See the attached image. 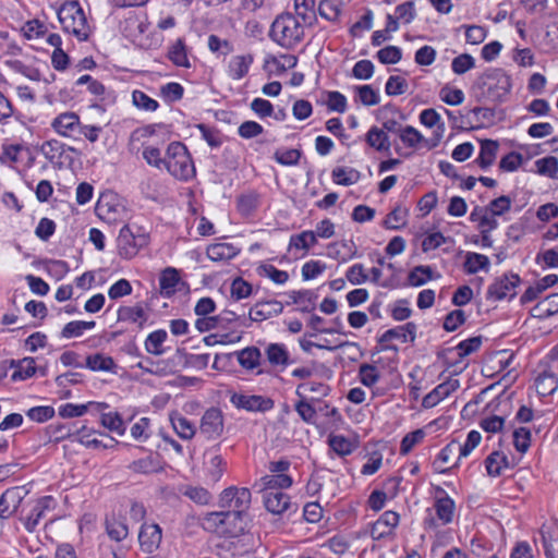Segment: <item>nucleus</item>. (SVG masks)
<instances>
[{"mask_svg": "<svg viewBox=\"0 0 558 558\" xmlns=\"http://www.w3.org/2000/svg\"><path fill=\"white\" fill-rule=\"evenodd\" d=\"M307 26L312 24H305L293 13L284 12L271 23L269 37L280 47L291 50L303 41Z\"/></svg>", "mask_w": 558, "mask_h": 558, "instance_id": "nucleus-1", "label": "nucleus"}, {"mask_svg": "<svg viewBox=\"0 0 558 558\" xmlns=\"http://www.w3.org/2000/svg\"><path fill=\"white\" fill-rule=\"evenodd\" d=\"M511 86L510 76L498 68L486 70L474 84V87L480 90V97L489 102L505 101Z\"/></svg>", "mask_w": 558, "mask_h": 558, "instance_id": "nucleus-2", "label": "nucleus"}, {"mask_svg": "<svg viewBox=\"0 0 558 558\" xmlns=\"http://www.w3.org/2000/svg\"><path fill=\"white\" fill-rule=\"evenodd\" d=\"M201 524L205 531L225 537H238L245 530V521L240 517V511L209 512L202 518Z\"/></svg>", "mask_w": 558, "mask_h": 558, "instance_id": "nucleus-3", "label": "nucleus"}, {"mask_svg": "<svg viewBox=\"0 0 558 558\" xmlns=\"http://www.w3.org/2000/svg\"><path fill=\"white\" fill-rule=\"evenodd\" d=\"M163 168L175 179L182 181H187L195 174V167L187 148L180 142L169 144Z\"/></svg>", "mask_w": 558, "mask_h": 558, "instance_id": "nucleus-4", "label": "nucleus"}, {"mask_svg": "<svg viewBox=\"0 0 558 558\" xmlns=\"http://www.w3.org/2000/svg\"><path fill=\"white\" fill-rule=\"evenodd\" d=\"M58 19L63 31L84 41L89 37V26L85 13L77 1L64 2L58 10Z\"/></svg>", "mask_w": 558, "mask_h": 558, "instance_id": "nucleus-5", "label": "nucleus"}, {"mask_svg": "<svg viewBox=\"0 0 558 558\" xmlns=\"http://www.w3.org/2000/svg\"><path fill=\"white\" fill-rule=\"evenodd\" d=\"M149 236L146 233L135 234L129 226H123L118 235V248L121 257L130 259L134 257L138 251L146 246Z\"/></svg>", "mask_w": 558, "mask_h": 558, "instance_id": "nucleus-6", "label": "nucleus"}, {"mask_svg": "<svg viewBox=\"0 0 558 558\" xmlns=\"http://www.w3.org/2000/svg\"><path fill=\"white\" fill-rule=\"evenodd\" d=\"M520 283V277L517 274H506L497 278L487 290V299L502 300L507 296L515 295V288Z\"/></svg>", "mask_w": 558, "mask_h": 558, "instance_id": "nucleus-7", "label": "nucleus"}, {"mask_svg": "<svg viewBox=\"0 0 558 558\" xmlns=\"http://www.w3.org/2000/svg\"><path fill=\"white\" fill-rule=\"evenodd\" d=\"M223 432V415L220 409L210 408L201 420L199 433L207 439H216Z\"/></svg>", "mask_w": 558, "mask_h": 558, "instance_id": "nucleus-8", "label": "nucleus"}, {"mask_svg": "<svg viewBox=\"0 0 558 558\" xmlns=\"http://www.w3.org/2000/svg\"><path fill=\"white\" fill-rule=\"evenodd\" d=\"M231 403L238 409H244L252 412H266L274 408V401L257 395L233 393Z\"/></svg>", "mask_w": 558, "mask_h": 558, "instance_id": "nucleus-9", "label": "nucleus"}, {"mask_svg": "<svg viewBox=\"0 0 558 558\" xmlns=\"http://www.w3.org/2000/svg\"><path fill=\"white\" fill-rule=\"evenodd\" d=\"M416 338V325L412 322L407 323L403 326H398L396 328L388 329L385 331L379 338L378 343L381 344V350H397L396 345H385V343L393 340L401 339L403 342L410 341L414 342Z\"/></svg>", "mask_w": 558, "mask_h": 558, "instance_id": "nucleus-10", "label": "nucleus"}, {"mask_svg": "<svg viewBox=\"0 0 558 558\" xmlns=\"http://www.w3.org/2000/svg\"><path fill=\"white\" fill-rule=\"evenodd\" d=\"M162 538L161 527L157 523H144L138 533V542L143 551H155Z\"/></svg>", "mask_w": 558, "mask_h": 558, "instance_id": "nucleus-11", "label": "nucleus"}, {"mask_svg": "<svg viewBox=\"0 0 558 558\" xmlns=\"http://www.w3.org/2000/svg\"><path fill=\"white\" fill-rule=\"evenodd\" d=\"M122 209L116 195L111 193L101 194L95 207L98 217L108 222L118 220Z\"/></svg>", "mask_w": 558, "mask_h": 558, "instance_id": "nucleus-12", "label": "nucleus"}, {"mask_svg": "<svg viewBox=\"0 0 558 558\" xmlns=\"http://www.w3.org/2000/svg\"><path fill=\"white\" fill-rule=\"evenodd\" d=\"M283 311V305L276 300L258 302L250 310L248 316L252 322H263L277 316Z\"/></svg>", "mask_w": 558, "mask_h": 558, "instance_id": "nucleus-13", "label": "nucleus"}, {"mask_svg": "<svg viewBox=\"0 0 558 558\" xmlns=\"http://www.w3.org/2000/svg\"><path fill=\"white\" fill-rule=\"evenodd\" d=\"M264 506L272 514H282L290 507V497L281 490L263 493Z\"/></svg>", "mask_w": 558, "mask_h": 558, "instance_id": "nucleus-14", "label": "nucleus"}, {"mask_svg": "<svg viewBox=\"0 0 558 558\" xmlns=\"http://www.w3.org/2000/svg\"><path fill=\"white\" fill-rule=\"evenodd\" d=\"M459 388V381L457 379L442 383L435 387L429 393H427L422 401V405L425 409H430L437 405L441 400L447 398L452 391Z\"/></svg>", "mask_w": 558, "mask_h": 558, "instance_id": "nucleus-15", "label": "nucleus"}, {"mask_svg": "<svg viewBox=\"0 0 558 558\" xmlns=\"http://www.w3.org/2000/svg\"><path fill=\"white\" fill-rule=\"evenodd\" d=\"M292 478L287 474H269L259 478L255 484L254 488L260 493H267V490H280L282 488H289L292 485Z\"/></svg>", "mask_w": 558, "mask_h": 558, "instance_id": "nucleus-16", "label": "nucleus"}, {"mask_svg": "<svg viewBox=\"0 0 558 558\" xmlns=\"http://www.w3.org/2000/svg\"><path fill=\"white\" fill-rule=\"evenodd\" d=\"M253 62L254 58L251 53L232 57L228 64L229 76L234 81L242 80L248 73Z\"/></svg>", "mask_w": 558, "mask_h": 558, "instance_id": "nucleus-17", "label": "nucleus"}, {"mask_svg": "<svg viewBox=\"0 0 558 558\" xmlns=\"http://www.w3.org/2000/svg\"><path fill=\"white\" fill-rule=\"evenodd\" d=\"M80 118L74 112H64L59 114L52 121V128L62 136H71L74 131L78 130Z\"/></svg>", "mask_w": 558, "mask_h": 558, "instance_id": "nucleus-18", "label": "nucleus"}, {"mask_svg": "<svg viewBox=\"0 0 558 558\" xmlns=\"http://www.w3.org/2000/svg\"><path fill=\"white\" fill-rule=\"evenodd\" d=\"M240 253V248L231 243L210 244L206 254L213 262H229Z\"/></svg>", "mask_w": 558, "mask_h": 558, "instance_id": "nucleus-19", "label": "nucleus"}, {"mask_svg": "<svg viewBox=\"0 0 558 558\" xmlns=\"http://www.w3.org/2000/svg\"><path fill=\"white\" fill-rule=\"evenodd\" d=\"M179 270L173 267L165 268L159 277L160 294L166 298L172 296L180 283Z\"/></svg>", "mask_w": 558, "mask_h": 558, "instance_id": "nucleus-20", "label": "nucleus"}, {"mask_svg": "<svg viewBox=\"0 0 558 558\" xmlns=\"http://www.w3.org/2000/svg\"><path fill=\"white\" fill-rule=\"evenodd\" d=\"M148 315L142 304L137 303L133 306H121L118 311L119 322H129L137 324L140 328L147 322Z\"/></svg>", "mask_w": 558, "mask_h": 558, "instance_id": "nucleus-21", "label": "nucleus"}, {"mask_svg": "<svg viewBox=\"0 0 558 558\" xmlns=\"http://www.w3.org/2000/svg\"><path fill=\"white\" fill-rule=\"evenodd\" d=\"M53 499L51 496H46L39 499L31 513L25 519V527L27 531L32 532L35 530L40 519L45 515V511L51 508V504Z\"/></svg>", "mask_w": 558, "mask_h": 558, "instance_id": "nucleus-22", "label": "nucleus"}, {"mask_svg": "<svg viewBox=\"0 0 558 558\" xmlns=\"http://www.w3.org/2000/svg\"><path fill=\"white\" fill-rule=\"evenodd\" d=\"M268 362L275 367H286L289 365V352L282 343H270L265 350Z\"/></svg>", "mask_w": 558, "mask_h": 558, "instance_id": "nucleus-23", "label": "nucleus"}, {"mask_svg": "<svg viewBox=\"0 0 558 558\" xmlns=\"http://www.w3.org/2000/svg\"><path fill=\"white\" fill-rule=\"evenodd\" d=\"M367 145L377 151H388L390 142L387 133L378 126H372L365 135Z\"/></svg>", "mask_w": 558, "mask_h": 558, "instance_id": "nucleus-24", "label": "nucleus"}, {"mask_svg": "<svg viewBox=\"0 0 558 558\" xmlns=\"http://www.w3.org/2000/svg\"><path fill=\"white\" fill-rule=\"evenodd\" d=\"M206 459L207 461L205 464L208 475L214 482H218L227 468V462L219 453L215 451L207 452Z\"/></svg>", "mask_w": 558, "mask_h": 558, "instance_id": "nucleus-25", "label": "nucleus"}, {"mask_svg": "<svg viewBox=\"0 0 558 558\" xmlns=\"http://www.w3.org/2000/svg\"><path fill=\"white\" fill-rule=\"evenodd\" d=\"M497 150H498V143L496 141L484 140L481 143L480 156L477 157V159L475 161L478 163V166L482 169H487L488 167H490L494 163V161L496 159Z\"/></svg>", "mask_w": 558, "mask_h": 558, "instance_id": "nucleus-26", "label": "nucleus"}, {"mask_svg": "<svg viewBox=\"0 0 558 558\" xmlns=\"http://www.w3.org/2000/svg\"><path fill=\"white\" fill-rule=\"evenodd\" d=\"M435 511L437 519L442 525L449 524L453 519L454 502L448 496L437 498L435 501Z\"/></svg>", "mask_w": 558, "mask_h": 558, "instance_id": "nucleus-27", "label": "nucleus"}, {"mask_svg": "<svg viewBox=\"0 0 558 558\" xmlns=\"http://www.w3.org/2000/svg\"><path fill=\"white\" fill-rule=\"evenodd\" d=\"M558 313V293H553L533 307V315L539 318L550 317Z\"/></svg>", "mask_w": 558, "mask_h": 558, "instance_id": "nucleus-28", "label": "nucleus"}, {"mask_svg": "<svg viewBox=\"0 0 558 558\" xmlns=\"http://www.w3.org/2000/svg\"><path fill=\"white\" fill-rule=\"evenodd\" d=\"M295 16L305 24H314L316 21L315 0H294Z\"/></svg>", "mask_w": 558, "mask_h": 558, "instance_id": "nucleus-29", "label": "nucleus"}, {"mask_svg": "<svg viewBox=\"0 0 558 558\" xmlns=\"http://www.w3.org/2000/svg\"><path fill=\"white\" fill-rule=\"evenodd\" d=\"M535 384L539 395L549 396L557 390L558 378L553 372L544 371L537 376Z\"/></svg>", "mask_w": 558, "mask_h": 558, "instance_id": "nucleus-30", "label": "nucleus"}, {"mask_svg": "<svg viewBox=\"0 0 558 558\" xmlns=\"http://www.w3.org/2000/svg\"><path fill=\"white\" fill-rule=\"evenodd\" d=\"M292 304H299L300 310L304 313H310L315 308L316 294L310 290L292 291L289 293Z\"/></svg>", "mask_w": 558, "mask_h": 558, "instance_id": "nucleus-31", "label": "nucleus"}, {"mask_svg": "<svg viewBox=\"0 0 558 558\" xmlns=\"http://www.w3.org/2000/svg\"><path fill=\"white\" fill-rule=\"evenodd\" d=\"M541 535L546 557L558 558V527L543 529Z\"/></svg>", "mask_w": 558, "mask_h": 558, "instance_id": "nucleus-32", "label": "nucleus"}, {"mask_svg": "<svg viewBox=\"0 0 558 558\" xmlns=\"http://www.w3.org/2000/svg\"><path fill=\"white\" fill-rule=\"evenodd\" d=\"M86 367L94 372H112L116 368V363L111 356H106L101 353L88 355L86 357Z\"/></svg>", "mask_w": 558, "mask_h": 558, "instance_id": "nucleus-33", "label": "nucleus"}, {"mask_svg": "<svg viewBox=\"0 0 558 558\" xmlns=\"http://www.w3.org/2000/svg\"><path fill=\"white\" fill-rule=\"evenodd\" d=\"M238 210L242 216L252 215L259 205V195L254 191L243 193L236 201Z\"/></svg>", "mask_w": 558, "mask_h": 558, "instance_id": "nucleus-34", "label": "nucleus"}, {"mask_svg": "<svg viewBox=\"0 0 558 558\" xmlns=\"http://www.w3.org/2000/svg\"><path fill=\"white\" fill-rule=\"evenodd\" d=\"M332 180L336 184L349 186L360 180V172L353 168L337 167L331 172Z\"/></svg>", "mask_w": 558, "mask_h": 558, "instance_id": "nucleus-35", "label": "nucleus"}, {"mask_svg": "<svg viewBox=\"0 0 558 558\" xmlns=\"http://www.w3.org/2000/svg\"><path fill=\"white\" fill-rule=\"evenodd\" d=\"M179 493L198 505H207L211 499L210 493L201 486L182 485Z\"/></svg>", "mask_w": 558, "mask_h": 558, "instance_id": "nucleus-36", "label": "nucleus"}, {"mask_svg": "<svg viewBox=\"0 0 558 558\" xmlns=\"http://www.w3.org/2000/svg\"><path fill=\"white\" fill-rule=\"evenodd\" d=\"M262 353L256 347H247L238 352V362L243 368L254 369L259 365Z\"/></svg>", "mask_w": 558, "mask_h": 558, "instance_id": "nucleus-37", "label": "nucleus"}, {"mask_svg": "<svg viewBox=\"0 0 558 558\" xmlns=\"http://www.w3.org/2000/svg\"><path fill=\"white\" fill-rule=\"evenodd\" d=\"M106 531L108 536L116 542H121L129 535V529L125 522L114 517L106 519Z\"/></svg>", "mask_w": 558, "mask_h": 558, "instance_id": "nucleus-38", "label": "nucleus"}, {"mask_svg": "<svg viewBox=\"0 0 558 558\" xmlns=\"http://www.w3.org/2000/svg\"><path fill=\"white\" fill-rule=\"evenodd\" d=\"M168 58L177 66L190 68L191 63L186 54L183 39L179 38L169 49Z\"/></svg>", "mask_w": 558, "mask_h": 558, "instance_id": "nucleus-39", "label": "nucleus"}, {"mask_svg": "<svg viewBox=\"0 0 558 558\" xmlns=\"http://www.w3.org/2000/svg\"><path fill=\"white\" fill-rule=\"evenodd\" d=\"M489 259L487 256L470 252L465 256L464 270L468 274H476L480 270H488Z\"/></svg>", "mask_w": 558, "mask_h": 558, "instance_id": "nucleus-40", "label": "nucleus"}, {"mask_svg": "<svg viewBox=\"0 0 558 558\" xmlns=\"http://www.w3.org/2000/svg\"><path fill=\"white\" fill-rule=\"evenodd\" d=\"M171 424L175 430V433L182 438V439H191L195 435V427L194 425L184 416L180 414H173L170 417Z\"/></svg>", "mask_w": 558, "mask_h": 558, "instance_id": "nucleus-41", "label": "nucleus"}, {"mask_svg": "<svg viewBox=\"0 0 558 558\" xmlns=\"http://www.w3.org/2000/svg\"><path fill=\"white\" fill-rule=\"evenodd\" d=\"M166 339L167 332L162 329L149 333L145 341L146 351L154 355H161L163 353L162 343Z\"/></svg>", "mask_w": 558, "mask_h": 558, "instance_id": "nucleus-42", "label": "nucleus"}, {"mask_svg": "<svg viewBox=\"0 0 558 558\" xmlns=\"http://www.w3.org/2000/svg\"><path fill=\"white\" fill-rule=\"evenodd\" d=\"M318 13L322 17L336 22L341 13L340 0H322L318 4Z\"/></svg>", "mask_w": 558, "mask_h": 558, "instance_id": "nucleus-43", "label": "nucleus"}, {"mask_svg": "<svg viewBox=\"0 0 558 558\" xmlns=\"http://www.w3.org/2000/svg\"><path fill=\"white\" fill-rule=\"evenodd\" d=\"M16 369L12 374V380H24L36 373L35 359L24 357L15 364Z\"/></svg>", "mask_w": 558, "mask_h": 558, "instance_id": "nucleus-44", "label": "nucleus"}, {"mask_svg": "<svg viewBox=\"0 0 558 558\" xmlns=\"http://www.w3.org/2000/svg\"><path fill=\"white\" fill-rule=\"evenodd\" d=\"M430 279H433V269L429 266H416L408 276V282L413 287H421Z\"/></svg>", "mask_w": 558, "mask_h": 558, "instance_id": "nucleus-45", "label": "nucleus"}, {"mask_svg": "<svg viewBox=\"0 0 558 558\" xmlns=\"http://www.w3.org/2000/svg\"><path fill=\"white\" fill-rule=\"evenodd\" d=\"M485 464L487 473L490 476H499L501 474L502 468L508 466V459L498 451H495L486 458Z\"/></svg>", "mask_w": 558, "mask_h": 558, "instance_id": "nucleus-46", "label": "nucleus"}, {"mask_svg": "<svg viewBox=\"0 0 558 558\" xmlns=\"http://www.w3.org/2000/svg\"><path fill=\"white\" fill-rule=\"evenodd\" d=\"M251 492L248 488H238L234 494L232 508L230 511H240V517L245 518V512L251 505Z\"/></svg>", "mask_w": 558, "mask_h": 558, "instance_id": "nucleus-47", "label": "nucleus"}, {"mask_svg": "<svg viewBox=\"0 0 558 558\" xmlns=\"http://www.w3.org/2000/svg\"><path fill=\"white\" fill-rule=\"evenodd\" d=\"M95 327V322H83V320H75L68 323L62 331L61 336L63 338L70 339L73 337H80L83 335V332L86 329H92Z\"/></svg>", "mask_w": 558, "mask_h": 558, "instance_id": "nucleus-48", "label": "nucleus"}, {"mask_svg": "<svg viewBox=\"0 0 558 558\" xmlns=\"http://www.w3.org/2000/svg\"><path fill=\"white\" fill-rule=\"evenodd\" d=\"M40 151L49 161L53 162L63 155L64 145L57 140H50L41 145Z\"/></svg>", "mask_w": 558, "mask_h": 558, "instance_id": "nucleus-49", "label": "nucleus"}, {"mask_svg": "<svg viewBox=\"0 0 558 558\" xmlns=\"http://www.w3.org/2000/svg\"><path fill=\"white\" fill-rule=\"evenodd\" d=\"M408 209L397 206L387 215L384 226L387 229H399L407 223Z\"/></svg>", "mask_w": 558, "mask_h": 558, "instance_id": "nucleus-50", "label": "nucleus"}, {"mask_svg": "<svg viewBox=\"0 0 558 558\" xmlns=\"http://www.w3.org/2000/svg\"><path fill=\"white\" fill-rule=\"evenodd\" d=\"M360 381L366 387H373L380 378L376 366L364 363L359 368Z\"/></svg>", "mask_w": 558, "mask_h": 558, "instance_id": "nucleus-51", "label": "nucleus"}, {"mask_svg": "<svg viewBox=\"0 0 558 558\" xmlns=\"http://www.w3.org/2000/svg\"><path fill=\"white\" fill-rule=\"evenodd\" d=\"M132 101L135 107L145 111L153 112L156 111L159 107L155 99L150 98L144 92L137 89L132 93Z\"/></svg>", "mask_w": 558, "mask_h": 558, "instance_id": "nucleus-52", "label": "nucleus"}, {"mask_svg": "<svg viewBox=\"0 0 558 558\" xmlns=\"http://www.w3.org/2000/svg\"><path fill=\"white\" fill-rule=\"evenodd\" d=\"M537 167V172L542 175H547L549 178H556L558 173V159L556 157L549 156L545 158H541L535 161Z\"/></svg>", "mask_w": 558, "mask_h": 558, "instance_id": "nucleus-53", "label": "nucleus"}, {"mask_svg": "<svg viewBox=\"0 0 558 558\" xmlns=\"http://www.w3.org/2000/svg\"><path fill=\"white\" fill-rule=\"evenodd\" d=\"M342 359L350 362H357L363 356V350L356 342L343 341L338 344Z\"/></svg>", "mask_w": 558, "mask_h": 558, "instance_id": "nucleus-54", "label": "nucleus"}, {"mask_svg": "<svg viewBox=\"0 0 558 558\" xmlns=\"http://www.w3.org/2000/svg\"><path fill=\"white\" fill-rule=\"evenodd\" d=\"M101 424L119 435H123L125 432L123 420L118 412L104 413L101 415Z\"/></svg>", "mask_w": 558, "mask_h": 558, "instance_id": "nucleus-55", "label": "nucleus"}, {"mask_svg": "<svg viewBox=\"0 0 558 558\" xmlns=\"http://www.w3.org/2000/svg\"><path fill=\"white\" fill-rule=\"evenodd\" d=\"M399 137L404 145L411 148H416L418 144L426 142L424 136L411 125L404 126Z\"/></svg>", "mask_w": 558, "mask_h": 558, "instance_id": "nucleus-56", "label": "nucleus"}, {"mask_svg": "<svg viewBox=\"0 0 558 558\" xmlns=\"http://www.w3.org/2000/svg\"><path fill=\"white\" fill-rule=\"evenodd\" d=\"M253 292L252 284L238 277L231 283V296L239 301L248 298Z\"/></svg>", "mask_w": 558, "mask_h": 558, "instance_id": "nucleus-57", "label": "nucleus"}, {"mask_svg": "<svg viewBox=\"0 0 558 558\" xmlns=\"http://www.w3.org/2000/svg\"><path fill=\"white\" fill-rule=\"evenodd\" d=\"M409 84L405 78L399 75H392L388 78L385 90L389 96H398L407 93Z\"/></svg>", "mask_w": 558, "mask_h": 558, "instance_id": "nucleus-58", "label": "nucleus"}, {"mask_svg": "<svg viewBox=\"0 0 558 558\" xmlns=\"http://www.w3.org/2000/svg\"><path fill=\"white\" fill-rule=\"evenodd\" d=\"M328 390H329V388L325 384L311 381V383L300 384L298 386L295 392L301 398L305 397L304 392H307V391L314 393L317 398H320V397L327 396Z\"/></svg>", "mask_w": 558, "mask_h": 558, "instance_id": "nucleus-59", "label": "nucleus"}, {"mask_svg": "<svg viewBox=\"0 0 558 558\" xmlns=\"http://www.w3.org/2000/svg\"><path fill=\"white\" fill-rule=\"evenodd\" d=\"M259 275H264L275 283L283 284L288 281L289 275L284 270L277 269L274 265L264 264L258 268Z\"/></svg>", "mask_w": 558, "mask_h": 558, "instance_id": "nucleus-60", "label": "nucleus"}, {"mask_svg": "<svg viewBox=\"0 0 558 558\" xmlns=\"http://www.w3.org/2000/svg\"><path fill=\"white\" fill-rule=\"evenodd\" d=\"M377 58L383 64H396L402 58V51L397 46H387L377 51Z\"/></svg>", "mask_w": 558, "mask_h": 558, "instance_id": "nucleus-61", "label": "nucleus"}, {"mask_svg": "<svg viewBox=\"0 0 558 558\" xmlns=\"http://www.w3.org/2000/svg\"><path fill=\"white\" fill-rule=\"evenodd\" d=\"M208 48L211 52L222 56H227L233 51V45L229 40L221 39L214 34L208 37Z\"/></svg>", "mask_w": 558, "mask_h": 558, "instance_id": "nucleus-62", "label": "nucleus"}, {"mask_svg": "<svg viewBox=\"0 0 558 558\" xmlns=\"http://www.w3.org/2000/svg\"><path fill=\"white\" fill-rule=\"evenodd\" d=\"M474 66H475V60L469 53H462V54L456 57L451 63L452 71L458 75L464 74L465 72L473 69Z\"/></svg>", "mask_w": 558, "mask_h": 558, "instance_id": "nucleus-63", "label": "nucleus"}, {"mask_svg": "<svg viewBox=\"0 0 558 558\" xmlns=\"http://www.w3.org/2000/svg\"><path fill=\"white\" fill-rule=\"evenodd\" d=\"M317 242L316 234L313 231H303L298 235H293L290 240V245L296 248L308 250Z\"/></svg>", "mask_w": 558, "mask_h": 558, "instance_id": "nucleus-64", "label": "nucleus"}]
</instances>
